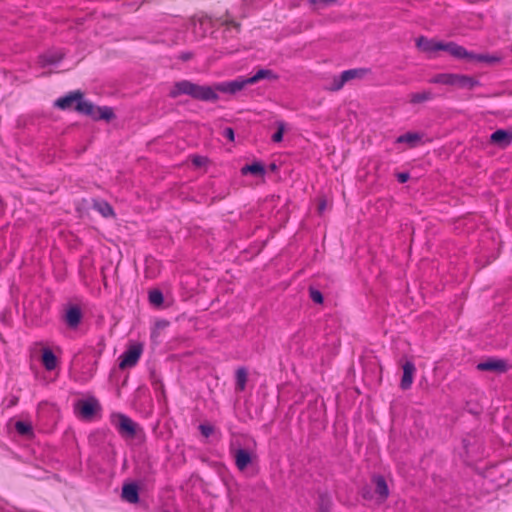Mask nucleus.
I'll use <instances>...</instances> for the list:
<instances>
[{
    "label": "nucleus",
    "instance_id": "11",
    "mask_svg": "<svg viewBox=\"0 0 512 512\" xmlns=\"http://www.w3.org/2000/svg\"><path fill=\"white\" fill-rule=\"evenodd\" d=\"M479 84V81L474 77L457 73L452 74V87L472 90Z\"/></svg>",
    "mask_w": 512,
    "mask_h": 512
},
{
    "label": "nucleus",
    "instance_id": "39",
    "mask_svg": "<svg viewBox=\"0 0 512 512\" xmlns=\"http://www.w3.org/2000/svg\"><path fill=\"white\" fill-rule=\"evenodd\" d=\"M99 345L101 346L100 351H99V352L101 353V352H102V350L104 349V344L99 343Z\"/></svg>",
    "mask_w": 512,
    "mask_h": 512
},
{
    "label": "nucleus",
    "instance_id": "36",
    "mask_svg": "<svg viewBox=\"0 0 512 512\" xmlns=\"http://www.w3.org/2000/svg\"><path fill=\"white\" fill-rule=\"evenodd\" d=\"M397 179L400 183H405L408 181L409 179V174L408 173H399L397 175Z\"/></svg>",
    "mask_w": 512,
    "mask_h": 512
},
{
    "label": "nucleus",
    "instance_id": "26",
    "mask_svg": "<svg viewBox=\"0 0 512 512\" xmlns=\"http://www.w3.org/2000/svg\"><path fill=\"white\" fill-rule=\"evenodd\" d=\"M93 208L104 217H110L114 215L113 208L106 201H95Z\"/></svg>",
    "mask_w": 512,
    "mask_h": 512
},
{
    "label": "nucleus",
    "instance_id": "28",
    "mask_svg": "<svg viewBox=\"0 0 512 512\" xmlns=\"http://www.w3.org/2000/svg\"><path fill=\"white\" fill-rule=\"evenodd\" d=\"M148 299L151 305L155 307H160L163 304L164 297L160 290L153 289L148 293Z\"/></svg>",
    "mask_w": 512,
    "mask_h": 512
},
{
    "label": "nucleus",
    "instance_id": "30",
    "mask_svg": "<svg viewBox=\"0 0 512 512\" xmlns=\"http://www.w3.org/2000/svg\"><path fill=\"white\" fill-rule=\"evenodd\" d=\"M420 140V136L417 133H406L397 138V143H408L410 146H414L416 142Z\"/></svg>",
    "mask_w": 512,
    "mask_h": 512
},
{
    "label": "nucleus",
    "instance_id": "10",
    "mask_svg": "<svg viewBox=\"0 0 512 512\" xmlns=\"http://www.w3.org/2000/svg\"><path fill=\"white\" fill-rule=\"evenodd\" d=\"M368 72L369 70L365 68L345 70L341 73L339 80H335L334 89L339 90L346 82L356 78H363L368 74Z\"/></svg>",
    "mask_w": 512,
    "mask_h": 512
},
{
    "label": "nucleus",
    "instance_id": "13",
    "mask_svg": "<svg viewBox=\"0 0 512 512\" xmlns=\"http://www.w3.org/2000/svg\"><path fill=\"white\" fill-rule=\"evenodd\" d=\"M442 51L448 52L451 56L457 59L470 60L471 52L467 51L463 46L454 42H443Z\"/></svg>",
    "mask_w": 512,
    "mask_h": 512
},
{
    "label": "nucleus",
    "instance_id": "31",
    "mask_svg": "<svg viewBox=\"0 0 512 512\" xmlns=\"http://www.w3.org/2000/svg\"><path fill=\"white\" fill-rule=\"evenodd\" d=\"M277 126V131L273 134L272 140L274 142H281L285 131V124L283 122H278Z\"/></svg>",
    "mask_w": 512,
    "mask_h": 512
},
{
    "label": "nucleus",
    "instance_id": "14",
    "mask_svg": "<svg viewBox=\"0 0 512 512\" xmlns=\"http://www.w3.org/2000/svg\"><path fill=\"white\" fill-rule=\"evenodd\" d=\"M490 142L501 148H505L512 142V132L503 129L496 130L491 134Z\"/></svg>",
    "mask_w": 512,
    "mask_h": 512
},
{
    "label": "nucleus",
    "instance_id": "25",
    "mask_svg": "<svg viewBox=\"0 0 512 512\" xmlns=\"http://www.w3.org/2000/svg\"><path fill=\"white\" fill-rule=\"evenodd\" d=\"M248 380V374L245 368H238L236 371V390L242 392L245 390Z\"/></svg>",
    "mask_w": 512,
    "mask_h": 512
},
{
    "label": "nucleus",
    "instance_id": "32",
    "mask_svg": "<svg viewBox=\"0 0 512 512\" xmlns=\"http://www.w3.org/2000/svg\"><path fill=\"white\" fill-rule=\"evenodd\" d=\"M309 295H310V298L313 302L317 303V304H322L323 303V295L322 293L317 290V289H314V288H310L309 289Z\"/></svg>",
    "mask_w": 512,
    "mask_h": 512
},
{
    "label": "nucleus",
    "instance_id": "27",
    "mask_svg": "<svg viewBox=\"0 0 512 512\" xmlns=\"http://www.w3.org/2000/svg\"><path fill=\"white\" fill-rule=\"evenodd\" d=\"M453 73H439L434 75L429 82L432 84H440L445 86H452Z\"/></svg>",
    "mask_w": 512,
    "mask_h": 512
},
{
    "label": "nucleus",
    "instance_id": "3",
    "mask_svg": "<svg viewBox=\"0 0 512 512\" xmlns=\"http://www.w3.org/2000/svg\"><path fill=\"white\" fill-rule=\"evenodd\" d=\"M75 110L91 117L94 120L109 121L114 117L113 110L110 107H95L92 102L83 99V95L75 105Z\"/></svg>",
    "mask_w": 512,
    "mask_h": 512
},
{
    "label": "nucleus",
    "instance_id": "9",
    "mask_svg": "<svg viewBox=\"0 0 512 512\" xmlns=\"http://www.w3.org/2000/svg\"><path fill=\"white\" fill-rule=\"evenodd\" d=\"M442 41H436L434 39H428L426 37H419L416 40L417 48L426 53L429 57H433L434 54L438 51H442Z\"/></svg>",
    "mask_w": 512,
    "mask_h": 512
},
{
    "label": "nucleus",
    "instance_id": "24",
    "mask_svg": "<svg viewBox=\"0 0 512 512\" xmlns=\"http://www.w3.org/2000/svg\"><path fill=\"white\" fill-rule=\"evenodd\" d=\"M375 493L382 499L385 500L389 495V490L385 479L381 476L375 479Z\"/></svg>",
    "mask_w": 512,
    "mask_h": 512
},
{
    "label": "nucleus",
    "instance_id": "21",
    "mask_svg": "<svg viewBox=\"0 0 512 512\" xmlns=\"http://www.w3.org/2000/svg\"><path fill=\"white\" fill-rule=\"evenodd\" d=\"M470 61L483 62L489 65L497 64L501 61V57L498 55L490 54H474L471 52Z\"/></svg>",
    "mask_w": 512,
    "mask_h": 512
},
{
    "label": "nucleus",
    "instance_id": "8",
    "mask_svg": "<svg viewBox=\"0 0 512 512\" xmlns=\"http://www.w3.org/2000/svg\"><path fill=\"white\" fill-rule=\"evenodd\" d=\"M479 371H492L503 373L508 370V364L506 360L490 357L477 364Z\"/></svg>",
    "mask_w": 512,
    "mask_h": 512
},
{
    "label": "nucleus",
    "instance_id": "34",
    "mask_svg": "<svg viewBox=\"0 0 512 512\" xmlns=\"http://www.w3.org/2000/svg\"><path fill=\"white\" fill-rule=\"evenodd\" d=\"M223 136L229 141H234V130L231 127H227L223 130Z\"/></svg>",
    "mask_w": 512,
    "mask_h": 512
},
{
    "label": "nucleus",
    "instance_id": "29",
    "mask_svg": "<svg viewBox=\"0 0 512 512\" xmlns=\"http://www.w3.org/2000/svg\"><path fill=\"white\" fill-rule=\"evenodd\" d=\"M15 429L22 436H31L33 434V428L29 422L17 421Z\"/></svg>",
    "mask_w": 512,
    "mask_h": 512
},
{
    "label": "nucleus",
    "instance_id": "15",
    "mask_svg": "<svg viewBox=\"0 0 512 512\" xmlns=\"http://www.w3.org/2000/svg\"><path fill=\"white\" fill-rule=\"evenodd\" d=\"M81 96H82V93L80 91L72 92L64 97L57 99L55 102V105L62 110L71 109V108L75 109V105L77 104V102H78L79 98H81Z\"/></svg>",
    "mask_w": 512,
    "mask_h": 512
},
{
    "label": "nucleus",
    "instance_id": "6",
    "mask_svg": "<svg viewBox=\"0 0 512 512\" xmlns=\"http://www.w3.org/2000/svg\"><path fill=\"white\" fill-rule=\"evenodd\" d=\"M82 319L83 312L78 305L68 304L63 308L62 320L69 329L76 330L81 324Z\"/></svg>",
    "mask_w": 512,
    "mask_h": 512
},
{
    "label": "nucleus",
    "instance_id": "16",
    "mask_svg": "<svg viewBox=\"0 0 512 512\" xmlns=\"http://www.w3.org/2000/svg\"><path fill=\"white\" fill-rule=\"evenodd\" d=\"M403 375L401 379V388L406 390L409 389L413 383V377L415 373V365L411 361H406L403 365Z\"/></svg>",
    "mask_w": 512,
    "mask_h": 512
},
{
    "label": "nucleus",
    "instance_id": "19",
    "mask_svg": "<svg viewBox=\"0 0 512 512\" xmlns=\"http://www.w3.org/2000/svg\"><path fill=\"white\" fill-rule=\"evenodd\" d=\"M41 362L47 371L54 370L58 365L57 357L49 348L42 350Z\"/></svg>",
    "mask_w": 512,
    "mask_h": 512
},
{
    "label": "nucleus",
    "instance_id": "12",
    "mask_svg": "<svg viewBox=\"0 0 512 512\" xmlns=\"http://www.w3.org/2000/svg\"><path fill=\"white\" fill-rule=\"evenodd\" d=\"M250 85L249 82H246V78L238 77L237 79L229 82H223L215 87V91L225 92L234 94L238 91H241L245 86Z\"/></svg>",
    "mask_w": 512,
    "mask_h": 512
},
{
    "label": "nucleus",
    "instance_id": "2",
    "mask_svg": "<svg viewBox=\"0 0 512 512\" xmlns=\"http://www.w3.org/2000/svg\"><path fill=\"white\" fill-rule=\"evenodd\" d=\"M110 423L124 439H134L144 436L143 428L123 413H112Z\"/></svg>",
    "mask_w": 512,
    "mask_h": 512
},
{
    "label": "nucleus",
    "instance_id": "35",
    "mask_svg": "<svg viewBox=\"0 0 512 512\" xmlns=\"http://www.w3.org/2000/svg\"><path fill=\"white\" fill-rule=\"evenodd\" d=\"M192 162L196 166H202V165H204L206 163V158L202 157V156H194L192 158Z\"/></svg>",
    "mask_w": 512,
    "mask_h": 512
},
{
    "label": "nucleus",
    "instance_id": "1",
    "mask_svg": "<svg viewBox=\"0 0 512 512\" xmlns=\"http://www.w3.org/2000/svg\"><path fill=\"white\" fill-rule=\"evenodd\" d=\"M169 95L172 98H176L180 95H189L201 101H216L218 99L215 88L206 85H198L188 80L175 83Z\"/></svg>",
    "mask_w": 512,
    "mask_h": 512
},
{
    "label": "nucleus",
    "instance_id": "37",
    "mask_svg": "<svg viewBox=\"0 0 512 512\" xmlns=\"http://www.w3.org/2000/svg\"><path fill=\"white\" fill-rule=\"evenodd\" d=\"M325 206H326V203L325 201H322L319 206H318V210L319 212H322L324 209H325Z\"/></svg>",
    "mask_w": 512,
    "mask_h": 512
},
{
    "label": "nucleus",
    "instance_id": "20",
    "mask_svg": "<svg viewBox=\"0 0 512 512\" xmlns=\"http://www.w3.org/2000/svg\"><path fill=\"white\" fill-rule=\"evenodd\" d=\"M241 174H252L254 176L263 177L265 174V167L261 162H253L252 164L243 166L241 168Z\"/></svg>",
    "mask_w": 512,
    "mask_h": 512
},
{
    "label": "nucleus",
    "instance_id": "22",
    "mask_svg": "<svg viewBox=\"0 0 512 512\" xmlns=\"http://www.w3.org/2000/svg\"><path fill=\"white\" fill-rule=\"evenodd\" d=\"M433 99V94L430 90H424L421 92L412 93L409 95V101L411 104H420Z\"/></svg>",
    "mask_w": 512,
    "mask_h": 512
},
{
    "label": "nucleus",
    "instance_id": "23",
    "mask_svg": "<svg viewBox=\"0 0 512 512\" xmlns=\"http://www.w3.org/2000/svg\"><path fill=\"white\" fill-rule=\"evenodd\" d=\"M277 76L268 69H260L256 72V74L252 77L246 78V82H249L250 85L257 83L262 79H276Z\"/></svg>",
    "mask_w": 512,
    "mask_h": 512
},
{
    "label": "nucleus",
    "instance_id": "38",
    "mask_svg": "<svg viewBox=\"0 0 512 512\" xmlns=\"http://www.w3.org/2000/svg\"><path fill=\"white\" fill-rule=\"evenodd\" d=\"M190 58H191V55H190V54H183V55L181 56V59H182V60H184V61H187V60H189Z\"/></svg>",
    "mask_w": 512,
    "mask_h": 512
},
{
    "label": "nucleus",
    "instance_id": "17",
    "mask_svg": "<svg viewBox=\"0 0 512 512\" xmlns=\"http://www.w3.org/2000/svg\"><path fill=\"white\" fill-rule=\"evenodd\" d=\"M64 55L59 50H51L47 51L46 53L42 54L39 57L40 64L45 67L48 65H54L58 62H60L63 59Z\"/></svg>",
    "mask_w": 512,
    "mask_h": 512
},
{
    "label": "nucleus",
    "instance_id": "5",
    "mask_svg": "<svg viewBox=\"0 0 512 512\" xmlns=\"http://www.w3.org/2000/svg\"><path fill=\"white\" fill-rule=\"evenodd\" d=\"M230 454L239 471H244L257 458L253 450L240 447L236 448L233 445L230 446Z\"/></svg>",
    "mask_w": 512,
    "mask_h": 512
},
{
    "label": "nucleus",
    "instance_id": "7",
    "mask_svg": "<svg viewBox=\"0 0 512 512\" xmlns=\"http://www.w3.org/2000/svg\"><path fill=\"white\" fill-rule=\"evenodd\" d=\"M99 403L95 399L80 400L75 404V411L82 419H91L99 409Z\"/></svg>",
    "mask_w": 512,
    "mask_h": 512
},
{
    "label": "nucleus",
    "instance_id": "4",
    "mask_svg": "<svg viewBox=\"0 0 512 512\" xmlns=\"http://www.w3.org/2000/svg\"><path fill=\"white\" fill-rule=\"evenodd\" d=\"M143 353V345L140 343H132L119 356V368L121 370L134 367Z\"/></svg>",
    "mask_w": 512,
    "mask_h": 512
},
{
    "label": "nucleus",
    "instance_id": "18",
    "mask_svg": "<svg viewBox=\"0 0 512 512\" xmlns=\"http://www.w3.org/2000/svg\"><path fill=\"white\" fill-rule=\"evenodd\" d=\"M122 498L129 503H137L139 501L138 486L134 483L125 484L122 487Z\"/></svg>",
    "mask_w": 512,
    "mask_h": 512
},
{
    "label": "nucleus",
    "instance_id": "40",
    "mask_svg": "<svg viewBox=\"0 0 512 512\" xmlns=\"http://www.w3.org/2000/svg\"><path fill=\"white\" fill-rule=\"evenodd\" d=\"M276 168V165L275 164H272L271 165V169L274 170Z\"/></svg>",
    "mask_w": 512,
    "mask_h": 512
},
{
    "label": "nucleus",
    "instance_id": "33",
    "mask_svg": "<svg viewBox=\"0 0 512 512\" xmlns=\"http://www.w3.org/2000/svg\"><path fill=\"white\" fill-rule=\"evenodd\" d=\"M201 434L208 438L214 433V427L211 424L203 423L199 426Z\"/></svg>",
    "mask_w": 512,
    "mask_h": 512
}]
</instances>
